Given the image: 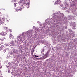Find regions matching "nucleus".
Instances as JSON below:
<instances>
[{"mask_svg": "<svg viewBox=\"0 0 77 77\" xmlns=\"http://www.w3.org/2000/svg\"><path fill=\"white\" fill-rule=\"evenodd\" d=\"M62 14V16H63V14H62V13H61V14Z\"/></svg>", "mask_w": 77, "mask_h": 77, "instance_id": "9b49d317", "label": "nucleus"}, {"mask_svg": "<svg viewBox=\"0 0 77 77\" xmlns=\"http://www.w3.org/2000/svg\"><path fill=\"white\" fill-rule=\"evenodd\" d=\"M26 1H27V2H28V1H29L30 0H25Z\"/></svg>", "mask_w": 77, "mask_h": 77, "instance_id": "f8f14e48", "label": "nucleus"}, {"mask_svg": "<svg viewBox=\"0 0 77 77\" xmlns=\"http://www.w3.org/2000/svg\"><path fill=\"white\" fill-rule=\"evenodd\" d=\"M48 53V52H47V53H47V54Z\"/></svg>", "mask_w": 77, "mask_h": 77, "instance_id": "2eb2a0df", "label": "nucleus"}, {"mask_svg": "<svg viewBox=\"0 0 77 77\" xmlns=\"http://www.w3.org/2000/svg\"><path fill=\"white\" fill-rule=\"evenodd\" d=\"M35 26H33V28H35Z\"/></svg>", "mask_w": 77, "mask_h": 77, "instance_id": "4468645a", "label": "nucleus"}, {"mask_svg": "<svg viewBox=\"0 0 77 77\" xmlns=\"http://www.w3.org/2000/svg\"><path fill=\"white\" fill-rule=\"evenodd\" d=\"M69 32H72V30L71 29H69Z\"/></svg>", "mask_w": 77, "mask_h": 77, "instance_id": "423d86ee", "label": "nucleus"}, {"mask_svg": "<svg viewBox=\"0 0 77 77\" xmlns=\"http://www.w3.org/2000/svg\"><path fill=\"white\" fill-rule=\"evenodd\" d=\"M0 35H1L4 36L6 35V33L4 31H2L1 33H0Z\"/></svg>", "mask_w": 77, "mask_h": 77, "instance_id": "f03ea898", "label": "nucleus"}, {"mask_svg": "<svg viewBox=\"0 0 77 77\" xmlns=\"http://www.w3.org/2000/svg\"><path fill=\"white\" fill-rule=\"evenodd\" d=\"M8 72H11V71H10L9 70H8Z\"/></svg>", "mask_w": 77, "mask_h": 77, "instance_id": "6e6552de", "label": "nucleus"}, {"mask_svg": "<svg viewBox=\"0 0 77 77\" xmlns=\"http://www.w3.org/2000/svg\"><path fill=\"white\" fill-rule=\"evenodd\" d=\"M11 46H14V44L12 43H11Z\"/></svg>", "mask_w": 77, "mask_h": 77, "instance_id": "39448f33", "label": "nucleus"}, {"mask_svg": "<svg viewBox=\"0 0 77 77\" xmlns=\"http://www.w3.org/2000/svg\"><path fill=\"white\" fill-rule=\"evenodd\" d=\"M2 46H1V47H2Z\"/></svg>", "mask_w": 77, "mask_h": 77, "instance_id": "aec40b11", "label": "nucleus"}, {"mask_svg": "<svg viewBox=\"0 0 77 77\" xmlns=\"http://www.w3.org/2000/svg\"><path fill=\"white\" fill-rule=\"evenodd\" d=\"M14 6H15V7H16V3H14Z\"/></svg>", "mask_w": 77, "mask_h": 77, "instance_id": "9d476101", "label": "nucleus"}, {"mask_svg": "<svg viewBox=\"0 0 77 77\" xmlns=\"http://www.w3.org/2000/svg\"><path fill=\"white\" fill-rule=\"evenodd\" d=\"M59 2V0H57L56 2H55V3L56 4H57Z\"/></svg>", "mask_w": 77, "mask_h": 77, "instance_id": "20e7f679", "label": "nucleus"}, {"mask_svg": "<svg viewBox=\"0 0 77 77\" xmlns=\"http://www.w3.org/2000/svg\"><path fill=\"white\" fill-rule=\"evenodd\" d=\"M2 24V23H1L0 22V25H1Z\"/></svg>", "mask_w": 77, "mask_h": 77, "instance_id": "ddd939ff", "label": "nucleus"}, {"mask_svg": "<svg viewBox=\"0 0 77 77\" xmlns=\"http://www.w3.org/2000/svg\"><path fill=\"white\" fill-rule=\"evenodd\" d=\"M29 68H30V67H29Z\"/></svg>", "mask_w": 77, "mask_h": 77, "instance_id": "412c9836", "label": "nucleus"}, {"mask_svg": "<svg viewBox=\"0 0 77 77\" xmlns=\"http://www.w3.org/2000/svg\"><path fill=\"white\" fill-rule=\"evenodd\" d=\"M35 57H38V56H37V55H34Z\"/></svg>", "mask_w": 77, "mask_h": 77, "instance_id": "0eeeda50", "label": "nucleus"}, {"mask_svg": "<svg viewBox=\"0 0 77 77\" xmlns=\"http://www.w3.org/2000/svg\"><path fill=\"white\" fill-rule=\"evenodd\" d=\"M7 31H11V29H8L7 30Z\"/></svg>", "mask_w": 77, "mask_h": 77, "instance_id": "1a4fd4ad", "label": "nucleus"}, {"mask_svg": "<svg viewBox=\"0 0 77 77\" xmlns=\"http://www.w3.org/2000/svg\"><path fill=\"white\" fill-rule=\"evenodd\" d=\"M14 37V36L12 35V34H10L9 36V38L11 39V38H13Z\"/></svg>", "mask_w": 77, "mask_h": 77, "instance_id": "7ed1b4c3", "label": "nucleus"}, {"mask_svg": "<svg viewBox=\"0 0 77 77\" xmlns=\"http://www.w3.org/2000/svg\"><path fill=\"white\" fill-rule=\"evenodd\" d=\"M16 11H17V9H16Z\"/></svg>", "mask_w": 77, "mask_h": 77, "instance_id": "a211bd4d", "label": "nucleus"}, {"mask_svg": "<svg viewBox=\"0 0 77 77\" xmlns=\"http://www.w3.org/2000/svg\"><path fill=\"white\" fill-rule=\"evenodd\" d=\"M59 1H60V0H58Z\"/></svg>", "mask_w": 77, "mask_h": 77, "instance_id": "6ab92c4d", "label": "nucleus"}, {"mask_svg": "<svg viewBox=\"0 0 77 77\" xmlns=\"http://www.w3.org/2000/svg\"><path fill=\"white\" fill-rule=\"evenodd\" d=\"M23 1V0H20V2L19 3V5H21V6H23V3L24 2H27V1H26L25 0H24Z\"/></svg>", "mask_w": 77, "mask_h": 77, "instance_id": "f257e3e1", "label": "nucleus"}, {"mask_svg": "<svg viewBox=\"0 0 77 77\" xmlns=\"http://www.w3.org/2000/svg\"><path fill=\"white\" fill-rule=\"evenodd\" d=\"M15 12H17V11H15Z\"/></svg>", "mask_w": 77, "mask_h": 77, "instance_id": "f3484780", "label": "nucleus"}, {"mask_svg": "<svg viewBox=\"0 0 77 77\" xmlns=\"http://www.w3.org/2000/svg\"><path fill=\"white\" fill-rule=\"evenodd\" d=\"M2 24H3V23H4V22H2Z\"/></svg>", "mask_w": 77, "mask_h": 77, "instance_id": "dca6fc26", "label": "nucleus"}]
</instances>
